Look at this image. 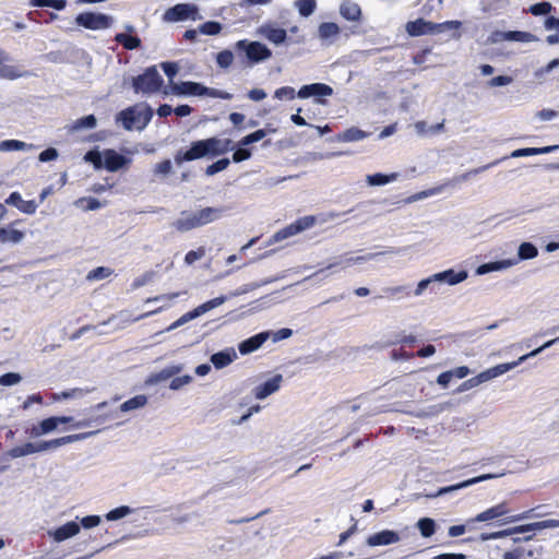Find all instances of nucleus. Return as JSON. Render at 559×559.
<instances>
[{
    "label": "nucleus",
    "instance_id": "nucleus-1",
    "mask_svg": "<svg viewBox=\"0 0 559 559\" xmlns=\"http://www.w3.org/2000/svg\"><path fill=\"white\" fill-rule=\"evenodd\" d=\"M224 212V207L210 206L195 212L182 211L180 217L173 223V226L178 231H189L217 221L223 216Z\"/></svg>",
    "mask_w": 559,
    "mask_h": 559
},
{
    "label": "nucleus",
    "instance_id": "nucleus-2",
    "mask_svg": "<svg viewBox=\"0 0 559 559\" xmlns=\"http://www.w3.org/2000/svg\"><path fill=\"white\" fill-rule=\"evenodd\" d=\"M537 255H538V250L533 243L523 242L519 247L516 258L484 263L475 270V274L476 275H485L490 272L503 271V270L514 266L522 260L534 259Z\"/></svg>",
    "mask_w": 559,
    "mask_h": 559
},
{
    "label": "nucleus",
    "instance_id": "nucleus-3",
    "mask_svg": "<svg viewBox=\"0 0 559 559\" xmlns=\"http://www.w3.org/2000/svg\"><path fill=\"white\" fill-rule=\"evenodd\" d=\"M153 110L148 106L129 107L117 115V121L121 122L126 130H143L151 121Z\"/></svg>",
    "mask_w": 559,
    "mask_h": 559
},
{
    "label": "nucleus",
    "instance_id": "nucleus-4",
    "mask_svg": "<svg viewBox=\"0 0 559 559\" xmlns=\"http://www.w3.org/2000/svg\"><path fill=\"white\" fill-rule=\"evenodd\" d=\"M164 80L155 67L147 68L144 73L133 78L132 86L135 93L152 95L159 92Z\"/></svg>",
    "mask_w": 559,
    "mask_h": 559
},
{
    "label": "nucleus",
    "instance_id": "nucleus-5",
    "mask_svg": "<svg viewBox=\"0 0 559 559\" xmlns=\"http://www.w3.org/2000/svg\"><path fill=\"white\" fill-rule=\"evenodd\" d=\"M402 250L403 249H400V248H390L385 252H373V253H368L366 255H358V257H341L337 260H335L334 262L329 263L325 267L319 270L317 273L306 277L304 281H307V280L318 275L319 273L323 272L324 270H332L336 266H341L342 269H345L347 266H350L352 264L364 263V262L374 260L378 257L385 254V253L400 254L402 252Z\"/></svg>",
    "mask_w": 559,
    "mask_h": 559
},
{
    "label": "nucleus",
    "instance_id": "nucleus-6",
    "mask_svg": "<svg viewBox=\"0 0 559 559\" xmlns=\"http://www.w3.org/2000/svg\"><path fill=\"white\" fill-rule=\"evenodd\" d=\"M75 23L87 29L100 31L111 27L114 17L104 13L83 12L76 15Z\"/></svg>",
    "mask_w": 559,
    "mask_h": 559
},
{
    "label": "nucleus",
    "instance_id": "nucleus-7",
    "mask_svg": "<svg viewBox=\"0 0 559 559\" xmlns=\"http://www.w3.org/2000/svg\"><path fill=\"white\" fill-rule=\"evenodd\" d=\"M238 50L245 51L252 63L265 61L272 57V51L260 41L239 40L236 44Z\"/></svg>",
    "mask_w": 559,
    "mask_h": 559
},
{
    "label": "nucleus",
    "instance_id": "nucleus-8",
    "mask_svg": "<svg viewBox=\"0 0 559 559\" xmlns=\"http://www.w3.org/2000/svg\"><path fill=\"white\" fill-rule=\"evenodd\" d=\"M333 88L330 85L324 83H312L302 85L297 92V97L299 98H309V97H323V96H332ZM317 104L324 105L325 100L321 98H316Z\"/></svg>",
    "mask_w": 559,
    "mask_h": 559
},
{
    "label": "nucleus",
    "instance_id": "nucleus-9",
    "mask_svg": "<svg viewBox=\"0 0 559 559\" xmlns=\"http://www.w3.org/2000/svg\"><path fill=\"white\" fill-rule=\"evenodd\" d=\"M257 34L275 46L286 43L287 32L274 23H263L257 28Z\"/></svg>",
    "mask_w": 559,
    "mask_h": 559
},
{
    "label": "nucleus",
    "instance_id": "nucleus-10",
    "mask_svg": "<svg viewBox=\"0 0 559 559\" xmlns=\"http://www.w3.org/2000/svg\"><path fill=\"white\" fill-rule=\"evenodd\" d=\"M198 8L189 3H179L168 9L165 13L167 22H179L185 20H197Z\"/></svg>",
    "mask_w": 559,
    "mask_h": 559
},
{
    "label": "nucleus",
    "instance_id": "nucleus-11",
    "mask_svg": "<svg viewBox=\"0 0 559 559\" xmlns=\"http://www.w3.org/2000/svg\"><path fill=\"white\" fill-rule=\"evenodd\" d=\"M405 31L409 36L415 37L426 34L439 33V26H437V23H432L424 19H417L415 21L407 22L405 25Z\"/></svg>",
    "mask_w": 559,
    "mask_h": 559
},
{
    "label": "nucleus",
    "instance_id": "nucleus-12",
    "mask_svg": "<svg viewBox=\"0 0 559 559\" xmlns=\"http://www.w3.org/2000/svg\"><path fill=\"white\" fill-rule=\"evenodd\" d=\"M503 475H504V472L495 473V474H484V475H480V476H477V477L464 480L462 483H459V484H455V485H452V486L442 487L432 497L443 496L445 493L453 492V491H456V490H460V489H463V488H467V487H469L472 485H475V484H478L480 481L498 478V477H501Z\"/></svg>",
    "mask_w": 559,
    "mask_h": 559
},
{
    "label": "nucleus",
    "instance_id": "nucleus-13",
    "mask_svg": "<svg viewBox=\"0 0 559 559\" xmlns=\"http://www.w3.org/2000/svg\"><path fill=\"white\" fill-rule=\"evenodd\" d=\"M97 432H98V430L64 436V437H60V438L52 439L49 441H41V449H43V452L51 450V449H57L59 447H62V445H66L69 443L85 440V439L96 435Z\"/></svg>",
    "mask_w": 559,
    "mask_h": 559
},
{
    "label": "nucleus",
    "instance_id": "nucleus-14",
    "mask_svg": "<svg viewBox=\"0 0 559 559\" xmlns=\"http://www.w3.org/2000/svg\"><path fill=\"white\" fill-rule=\"evenodd\" d=\"M520 365L518 360L511 361V362H504L497 366H493L485 371H481L476 376V380L478 382V385L485 382H488L499 376H502L503 373L516 368Z\"/></svg>",
    "mask_w": 559,
    "mask_h": 559
},
{
    "label": "nucleus",
    "instance_id": "nucleus-15",
    "mask_svg": "<svg viewBox=\"0 0 559 559\" xmlns=\"http://www.w3.org/2000/svg\"><path fill=\"white\" fill-rule=\"evenodd\" d=\"M520 365L518 360L511 361V362H504L497 366H493L485 371H481L476 376V380L478 382V385L485 382H488L499 376H502L503 373L516 368Z\"/></svg>",
    "mask_w": 559,
    "mask_h": 559
},
{
    "label": "nucleus",
    "instance_id": "nucleus-16",
    "mask_svg": "<svg viewBox=\"0 0 559 559\" xmlns=\"http://www.w3.org/2000/svg\"><path fill=\"white\" fill-rule=\"evenodd\" d=\"M80 533V524L76 521H69L63 525L48 531V535L56 542L62 543Z\"/></svg>",
    "mask_w": 559,
    "mask_h": 559
},
{
    "label": "nucleus",
    "instance_id": "nucleus-17",
    "mask_svg": "<svg viewBox=\"0 0 559 559\" xmlns=\"http://www.w3.org/2000/svg\"><path fill=\"white\" fill-rule=\"evenodd\" d=\"M401 540V536L397 532L391 530H383L368 536L366 543L370 547L376 546H388L396 544Z\"/></svg>",
    "mask_w": 559,
    "mask_h": 559
},
{
    "label": "nucleus",
    "instance_id": "nucleus-18",
    "mask_svg": "<svg viewBox=\"0 0 559 559\" xmlns=\"http://www.w3.org/2000/svg\"><path fill=\"white\" fill-rule=\"evenodd\" d=\"M283 382V376L276 374L273 378L266 380L265 382L257 385L253 390V394L258 400H264L271 394L277 392Z\"/></svg>",
    "mask_w": 559,
    "mask_h": 559
},
{
    "label": "nucleus",
    "instance_id": "nucleus-19",
    "mask_svg": "<svg viewBox=\"0 0 559 559\" xmlns=\"http://www.w3.org/2000/svg\"><path fill=\"white\" fill-rule=\"evenodd\" d=\"M271 332L269 331L258 333L239 343L238 349L241 355L251 354L258 350L269 340Z\"/></svg>",
    "mask_w": 559,
    "mask_h": 559
},
{
    "label": "nucleus",
    "instance_id": "nucleus-20",
    "mask_svg": "<svg viewBox=\"0 0 559 559\" xmlns=\"http://www.w3.org/2000/svg\"><path fill=\"white\" fill-rule=\"evenodd\" d=\"M207 151L205 146L204 140L192 142L190 148L183 154H177L175 156V160L177 164H181L182 162H190L198 158H202L207 156Z\"/></svg>",
    "mask_w": 559,
    "mask_h": 559
},
{
    "label": "nucleus",
    "instance_id": "nucleus-21",
    "mask_svg": "<svg viewBox=\"0 0 559 559\" xmlns=\"http://www.w3.org/2000/svg\"><path fill=\"white\" fill-rule=\"evenodd\" d=\"M204 142L210 156H218L234 148L233 141L229 139L209 138Z\"/></svg>",
    "mask_w": 559,
    "mask_h": 559
},
{
    "label": "nucleus",
    "instance_id": "nucleus-22",
    "mask_svg": "<svg viewBox=\"0 0 559 559\" xmlns=\"http://www.w3.org/2000/svg\"><path fill=\"white\" fill-rule=\"evenodd\" d=\"M131 160L123 155L117 153L115 150L104 151V167L108 171H117L127 166Z\"/></svg>",
    "mask_w": 559,
    "mask_h": 559
},
{
    "label": "nucleus",
    "instance_id": "nucleus-23",
    "mask_svg": "<svg viewBox=\"0 0 559 559\" xmlns=\"http://www.w3.org/2000/svg\"><path fill=\"white\" fill-rule=\"evenodd\" d=\"M468 277L467 271L455 272L453 269L445 270L435 274V280L438 284L445 283L450 286L460 284Z\"/></svg>",
    "mask_w": 559,
    "mask_h": 559
},
{
    "label": "nucleus",
    "instance_id": "nucleus-24",
    "mask_svg": "<svg viewBox=\"0 0 559 559\" xmlns=\"http://www.w3.org/2000/svg\"><path fill=\"white\" fill-rule=\"evenodd\" d=\"M5 203L17 207L22 213L34 214L37 210V203L34 200L24 201L22 195L14 191L5 200Z\"/></svg>",
    "mask_w": 559,
    "mask_h": 559
},
{
    "label": "nucleus",
    "instance_id": "nucleus-25",
    "mask_svg": "<svg viewBox=\"0 0 559 559\" xmlns=\"http://www.w3.org/2000/svg\"><path fill=\"white\" fill-rule=\"evenodd\" d=\"M202 87H203V85L201 83L187 81V82L171 83L170 90H171V93L175 95L202 96Z\"/></svg>",
    "mask_w": 559,
    "mask_h": 559
},
{
    "label": "nucleus",
    "instance_id": "nucleus-26",
    "mask_svg": "<svg viewBox=\"0 0 559 559\" xmlns=\"http://www.w3.org/2000/svg\"><path fill=\"white\" fill-rule=\"evenodd\" d=\"M508 512H509V509L507 507V503L502 502V503H499L497 506H493V507L480 512L472 520V522L491 521V520H495V519H498L500 516L508 514Z\"/></svg>",
    "mask_w": 559,
    "mask_h": 559
},
{
    "label": "nucleus",
    "instance_id": "nucleus-27",
    "mask_svg": "<svg viewBox=\"0 0 559 559\" xmlns=\"http://www.w3.org/2000/svg\"><path fill=\"white\" fill-rule=\"evenodd\" d=\"M341 29L337 24L332 22H325L320 24L318 28L319 38L325 45H332L337 38Z\"/></svg>",
    "mask_w": 559,
    "mask_h": 559
},
{
    "label": "nucleus",
    "instance_id": "nucleus-28",
    "mask_svg": "<svg viewBox=\"0 0 559 559\" xmlns=\"http://www.w3.org/2000/svg\"><path fill=\"white\" fill-rule=\"evenodd\" d=\"M237 353L233 347L226 348L211 356V362L216 369H222L237 359Z\"/></svg>",
    "mask_w": 559,
    "mask_h": 559
},
{
    "label": "nucleus",
    "instance_id": "nucleus-29",
    "mask_svg": "<svg viewBox=\"0 0 559 559\" xmlns=\"http://www.w3.org/2000/svg\"><path fill=\"white\" fill-rule=\"evenodd\" d=\"M7 60L8 57L4 55L3 51H0V78L14 80L22 76L20 69L12 64H7Z\"/></svg>",
    "mask_w": 559,
    "mask_h": 559
},
{
    "label": "nucleus",
    "instance_id": "nucleus-30",
    "mask_svg": "<svg viewBox=\"0 0 559 559\" xmlns=\"http://www.w3.org/2000/svg\"><path fill=\"white\" fill-rule=\"evenodd\" d=\"M557 527H559V520L549 519V520H544V521H539V522L519 525L518 531L528 533V532H534V531H542V530H546V528H557Z\"/></svg>",
    "mask_w": 559,
    "mask_h": 559
},
{
    "label": "nucleus",
    "instance_id": "nucleus-31",
    "mask_svg": "<svg viewBox=\"0 0 559 559\" xmlns=\"http://www.w3.org/2000/svg\"><path fill=\"white\" fill-rule=\"evenodd\" d=\"M557 145L552 146H544V147H526V148H519L511 153L510 157L516 158V157H524V156H534V155H542V154H548L550 152H554L557 150Z\"/></svg>",
    "mask_w": 559,
    "mask_h": 559
},
{
    "label": "nucleus",
    "instance_id": "nucleus-32",
    "mask_svg": "<svg viewBox=\"0 0 559 559\" xmlns=\"http://www.w3.org/2000/svg\"><path fill=\"white\" fill-rule=\"evenodd\" d=\"M36 146L20 140H4L0 142V152L32 151Z\"/></svg>",
    "mask_w": 559,
    "mask_h": 559
},
{
    "label": "nucleus",
    "instance_id": "nucleus-33",
    "mask_svg": "<svg viewBox=\"0 0 559 559\" xmlns=\"http://www.w3.org/2000/svg\"><path fill=\"white\" fill-rule=\"evenodd\" d=\"M341 15L348 21H357L360 17V7L353 1H344L340 7Z\"/></svg>",
    "mask_w": 559,
    "mask_h": 559
},
{
    "label": "nucleus",
    "instance_id": "nucleus-34",
    "mask_svg": "<svg viewBox=\"0 0 559 559\" xmlns=\"http://www.w3.org/2000/svg\"><path fill=\"white\" fill-rule=\"evenodd\" d=\"M281 277L280 276H276V277H270V278H266V280H263L261 282H254V283H249V284H245L242 285L241 287L237 288L236 290L231 292L229 294V297H237V296H240V295H245L247 293H250L254 289H258L262 286H265L270 283H273L277 280H280Z\"/></svg>",
    "mask_w": 559,
    "mask_h": 559
},
{
    "label": "nucleus",
    "instance_id": "nucleus-35",
    "mask_svg": "<svg viewBox=\"0 0 559 559\" xmlns=\"http://www.w3.org/2000/svg\"><path fill=\"white\" fill-rule=\"evenodd\" d=\"M97 120L94 115H88L76 119L71 126L68 127L69 132H78L81 130H91L96 127Z\"/></svg>",
    "mask_w": 559,
    "mask_h": 559
},
{
    "label": "nucleus",
    "instance_id": "nucleus-36",
    "mask_svg": "<svg viewBox=\"0 0 559 559\" xmlns=\"http://www.w3.org/2000/svg\"><path fill=\"white\" fill-rule=\"evenodd\" d=\"M400 175L397 173H392L390 175L384 174H373L367 175L366 181L369 186H384L390 182L396 181Z\"/></svg>",
    "mask_w": 559,
    "mask_h": 559
},
{
    "label": "nucleus",
    "instance_id": "nucleus-37",
    "mask_svg": "<svg viewBox=\"0 0 559 559\" xmlns=\"http://www.w3.org/2000/svg\"><path fill=\"white\" fill-rule=\"evenodd\" d=\"M146 404H147V396L140 394V395L133 396V397L129 399L128 401L123 402L120 405V411L122 413L136 411V409L144 407Z\"/></svg>",
    "mask_w": 559,
    "mask_h": 559
},
{
    "label": "nucleus",
    "instance_id": "nucleus-38",
    "mask_svg": "<svg viewBox=\"0 0 559 559\" xmlns=\"http://www.w3.org/2000/svg\"><path fill=\"white\" fill-rule=\"evenodd\" d=\"M115 40L128 50H133L141 46V39L130 34L118 33L115 36Z\"/></svg>",
    "mask_w": 559,
    "mask_h": 559
},
{
    "label": "nucleus",
    "instance_id": "nucleus-39",
    "mask_svg": "<svg viewBox=\"0 0 559 559\" xmlns=\"http://www.w3.org/2000/svg\"><path fill=\"white\" fill-rule=\"evenodd\" d=\"M368 135L366 131L352 127L340 134L338 140L342 142H356L366 139Z\"/></svg>",
    "mask_w": 559,
    "mask_h": 559
},
{
    "label": "nucleus",
    "instance_id": "nucleus-40",
    "mask_svg": "<svg viewBox=\"0 0 559 559\" xmlns=\"http://www.w3.org/2000/svg\"><path fill=\"white\" fill-rule=\"evenodd\" d=\"M501 37L506 38L507 41L521 43H530L537 39L533 34L521 31H508L507 33L502 34Z\"/></svg>",
    "mask_w": 559,
    "mask_h": 559
},
{
    "label": "nucleus",
    "instance_id": "nucleus-41",
    "mask_svg": "<svg viewBox=\"0 0 559 559\" xmlns=\"http://www.w3.org/2000/svg\"><path fill=\"white\" fill-rule=\"evenodd\" d=\"M24 233L13 228H0V241L19 243L23 240Z\"/></svg>",
    "mask_w": 559,
    "mask_h": 559
},
{
    "label": "nucleus",
    "instance_id": "nucleus-42",
    "mask_svg": "<svg viewBox=\"0 0 559 559\" xmlns=\"http://www.w3.org/2000/svg\"><path fill=\"white\" fill-rule=\"evenodd\" d=\"M300 234L299 229H298V226L295 223L282 228L281 230L276 231L273 236H272V239H271V242L272 243H275V242H280L284 239H287L289 237H293V236H296Z\"/></svg>",
    "mask_w": 559,
    "mask_h": 559
},
{
    "label": "nucleus",
    "instance_id": "nucleus-43",
    "mask_svg": "<svg viewBox=\"0 0 559 559\" xmlns=\"http://www.w3.org/2000/svg\"><path fill=\"white\" fill-rule=\"evenodd\" d=\"M227 299H228V297H226V296H219V297L213 298V299L198 306L197 308H194V311H195V313H198V317H200V316L209 312L210 310L219 307Z\"/></svg>",
    "mask_w": 559,
    "mask_h": 559
},
{
    "label": "nucleus",
    "instance_id": "nucleus-44",
    "mask_svg": "<svg viewBox=\"0 0 559 559\" xmlns=\"http://www.w3.org/2000/svg\"><path fill=\"white\" fill-rule=\"evenodd\" d=\"M227 299H228V297H226V296H219V297L213 298V299L198 306L197 308H194V311H195V313H198V317H200V316L209 312L210 310L219 307Z\"/></svg>",
    "mask_w": 559,
    "mask_h": 559
},
{
    "label": "nucleus",
    "instance_id": "nucleus-45",
    "mask_svg": "<svg viewBox=\"0 0 559 559\" xmlns=\"http://www.w3.org/2000/svg\"><path fill=\"white\" fill-rule=\"evenodd\" d=\"M417 527L421 534L423 537H430L436 532V523L430 518H423L418 520Z\"/></svg>",
    "mask_w": 559,
    "mask_h": 559
},
{
    "label": "nucleus",
    "instance_id": "nucleus-46",
    "mask_svg": "<svg viewBox=\"0 0 559 559\" xmlns=\"http://www.w3.org/2000/svg\"><path fill=\"white\" fill-rule=\"evenodd\" d=\"M444 187H445V185H441V186H438V187H433V188H430V189L417 192V193L411 195L407 199V202L408 203L417 202V201L427 199L429 197L437 195V194H439V193H441L443 191Z\"/></svg>",
    "mask_w": 559,
    "mask_h": 559
},
{
    "label": "nucleus",
    "instance_id": "nucleus-47",
    "mask_svg": "<svg viewBox=\"0 0 559 559\" xmlns=\"http://www.w3.org/2000/svg\"><path fill=\"white\" fill-rule=\"evenodd\" d=\"M295 7L301 16L308 17L314 12L317 2L316 0H296Z\"/></svg>",
    "mask_w": 559,
    "mask_h": 559
},
{
    "label": "nucleus",
    "instance_id": "nucleus-48",
    "mask_svg": "<svg viewBox=\"0 0 559 559\" xmlns=\"http://www.w3.org/2000/svg\"><path fill=\"white\" fill-rule=\"evenodd\" d=\"M438 284V281L435 280V274L431 276L421 280L414 292L415 296H421L426 289H430L431 293H436V285Z\"/></svg>",
    "mask_w": 559,
    "mask_h": 559
},
{
    "label": "nucleus",
    "instance_id": "nucleus-49",
    "mask_svg": "<svg viewBox=\"0 0 559 559\" xmlns=\"http://www.w3.org/2000/svg\"><path fill=\"white\" fill-rule=\"evenodd\" d=\"M133 512V509L128 506H120L114 510H110L106 513L105 519L107 521H118L130 515Z\"/></svg>",
    "mask_w": 559,
    "mask_h": 559
},
{
    "label": "nucleus",
    "instance_id": "nucleus-50",
    "mask_svg": "<svg viewBox=\"0 0 559 559\" xmlns=\"http://www.w3.org/2000/svg\"><path fill=\"white\" fill-rule=\"evenodd\" d=\"M498 162H493V163H490V164H487L485 166H481V167H478V168H474V169H471L460 176H456L455 178L452 179V183H460V182H463V181H466L468 180L472 176H475L481 171H485L487 169H489L491 166H495Z\"/></svg>",
    "mask_w": 559,
    "mask_h": 559
},
{
    "label": "nucleus",
    "instance_id": "nucleus-51",
    "mask_svg": "<svg viewBox=\"0 0 559 559\" xmlns=\"http://www.w3.org/2000/svg\"><path fill=\"white\" fill-rule=\"evenodd\" d=\"M267 134V131L263 130V129H259L246 136H243L240 141H239V145L240 146H248L252 143H255V142H259L261 141L263 138H265V135Z\"/></svg>",
    "mask_w": 559,
    "mask_h": 559
},
{
    "label": "nucleus",
    "instance_id": "nucleus-52",
    "mask_svg": "<svg viewBox=\"0 0 559 559\" xmlns=\"http://www.w3.org/2000/svg\"><path fill=\"white\" fill-rule=\"evenodd\" d=\"M556 343H559V336L554 338V340H550V341H547L546 343H544L542 346H539L538 348H535L534 350L530 352L528 354H525L523 356H521L519 359H518V362H520V365L522 362H524L526 359L528 358H532V357H535L537 356L538 354H540L544 349L546 348H549L550 346H552L554 344Z\"/></svg>",
    "mask_w": 559,
    "mask_h": 559
},
{
    "label": "nucleus",
    "instance_id": "nucleus-53",
    "mask_svg": "<svg viewBox=\"0 0 559 559\" xmlns=\"http://www.w3.org/2000/svg\"><path fill=\"white\" fill-rule=\"evenodd\" d=\"M84 159L92 163L96 169L104 167V152L90 151L85 154Z\"/></svg>",
    "mask_w": 559,
    "mask_h": 559
},
{
    "label": "nucleus",
    "instance_id": "nucleus-54",
    "mask_svg": "<svg viewBox=\"0 0 559 559\" xmlns=\"http://www.w3.org/2000/svg\"><path fill=\"white\" fill-rule=\"evenodd\" d=\"M229 164L230 160L228 158L218 159L217 162L206 167L205 174L206 176H213L219 171L225 170L229 166Z\"/></svg>",
    "mask_w": 559,
    "mask_h": 559
},
{
    "label": "nucleus",
    "instance_id": "nucleus-55",
    "mask_svg": "<svg viewBox=\"0 0 559 559\" xmlns=\"http://www.w3.org/2000/svg\"><path fill=\"white\" fill-rule=\"evenodd\" d=\"M202 96H209L212 98H221V99H231L233 95L228 92L210 88L203 85L202 87Z\"/></svg>",
    "mask_w": 559,
    "mask_h": 559
},
{
    "label": "nucleus",
    "instance_id": "nucleus-56",
    "mask_svg": "<svg viewBox=\"0 0 559 559\" xmlns=\"http://www.w3.org/2000/svg\"><path fill=\"white\" fill-rule=\"evenodd\" d=\"M233 61H234V55L230 50H223V51L218 52L216 56V62L223 69L229 68L231 66Z\"/></svg>",
    "mask_w": 559,
    "mask_h": 559
},
{
    "label": "nucleus",
    "instance_id": "nucleus-57",
    "mask_svg": "<svg viewBox=\"0 0 559 559\" xmlns=\"http://www.w3.org/2000/svg\"><path fill=\"white\" fill-rule=\"evenodd\" d=\"M111 273H112V271L110 269L104 267V266H98V267L92 270L87 274V280H91V281L104 280V278H107L108 276H110Z\"/></svg>",
    "mask_w": 559,
    "mask_h": 559
},
{
    "label": "nucleus",
    "instance_id": "nucleus-58",
    "mask_svg": "<svg viewBox=\"0 0 559 559\" xmlns=\"http://www.w3.org/2000/svg\"><path fill=\"white\" fill-rule=\"evenodd\" d=\"M297 96V93L294 87L292 86H283L277 88L274 92V97L283 100V99H294Z\"/></svg>",
    "mask_w": 559,
    "mask_h": 559
},
{
    "label": "nucleus",
    "instance_id": "nucleus-59",
    "mask_svg": "<svg viewBox=\"0 0 559 559\" xmlns=\"http://www.w3.org/2000/svg\"><path fill=\"white\" fill-rule=\"evenodd\" d=\"M552 10L550 2L544 1L530 7V12L534 15H546Z\"/></svg>",
    "mask_w": 559,
    "mask_h": 559
},
{
    "label": "nucleus",
    "instance_id": "nucleus-60",
    "mask_svg": "<svg viewBox=\"0 0 559 559\" xmlns=\"http://www.w3.org/2000/svg\"><path fill=\"white\" fill-rule=\"evenodd\" d=\"M171 170H173L171 162L169 159H166V160H163V162L156 164V166L153 169V173L155 176L166 177L171 173Z\"/></svg>",
    "mask_w": 559,
    "mask_h": 559
},
{
    "label": "nucleus",
    "instance_id": "nucleus-61",
    "mask_svg": "<svg viewBox=\"0 0 559 559\" xmlns=\"http://www.w3.org/2000/svg\"><path fill=\"white\" fill-rule=\"evenodd\" d=\"M221 29H222L221 24L218 22H213V21L205 22L199 28L200 33H202L204 35H216L221 32Z\"/></svg>",
    "mask_w": 559,
    "mask_h": 559
},
{
    "label": "nucleus",
    "instance_id": "nucleus-62",
    "mask_svg": "<svg viewBox=\"0 0 559 559\" xmlns=\"http://www.w3.org/2000/svg\"><path fill=\"white\" fill-rule=\"evenodd\" d=\"M22 377L16 372H8L0 377V384L3 386H10L20 383Z\"/></svg>",
    "mask_w": 559,
    "mask_h": 559
},
{
    "label": "nucleus",
    "instance_id": "nucleus-63",
    "mask_svg": "<svg viewBox=\"0 0 559 559\" xmlns=\"http://www.w3.org/2000/svg\"><path fill=\"white\" fill-rule=\"evenodd\" d=\"M102 519L99 515H87L84 516L78 522L80 524V528L83 527L85 530H90L96 527L100 524Z\"/></svg>",
    "mask_w": 559,
    "mask_h": 559
},
{
    "label": "nucleus",
    "instance_id": "nucleus-64",
    "mask_svg": "<svg viewBox=\"0 0 559 559\" xmlns=\"http://www.w3.org/2000/svg\"><path fill=\"white\" fill-rule=\"evenodd\" d=\"M191 381H192V377L189 374H185L181 377H175L169 384V389L174 390V391L180 390L185 385L189 384Z\"/></svg>",
    "mask_w": 559,
    "mask_h": 559
}]
</instances>
